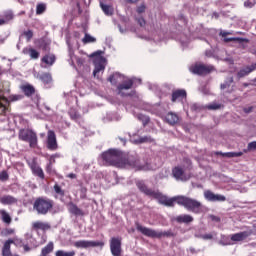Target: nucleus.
<instances>
[{"mask_svg": "<svg viewBox=\"0 0 256 256\" xmlns=\"http://www.w3.org/2000/svg\"><path fill=\"white\" fill-rule=\"evenodd\" d=\"M102 159L104 165L130 167V169H134L135 171H154L159 167L157 164L143 163L137 156H128V158L123 159V157H121V151L115 149H110L102 153Z\"/></svg>", "mask_w": 256, "mask_h": 256, "instance_id": "nucleus-1", "label": "nucleus"}, {"mask_svg": "<svg viewBox=\"0 0 256 256\" xmlns=\"http://www.w3.org/2000/svg\"><path fill=\"white\" fill-rule=\"evenodd\" d=\"M137 187L145 195H148L149 197H154V199H157L158 203H160L161 205H166V207H173L175 205V202L177 203V196L168 198L167 196L161 194V192L159 191H154L152 189L147 188V186L145 185V182L143 181L137 182Z\"/></svg>", "mask_w": 256, "mask_h": 256, "instance_id": "nucleus-2", "label": "nucleus"}, {"mask_svg": "<svg viewBox=\"0 0 256 256\" xmlns=\"http://www.w3.org/2000/svg\"><path fill=\"white\" fill-rule=\"evenodd\" d=\"M108 81H110L112 85H117V83H121V81H124L122 84H119L117 86L118 95H121V97H129L130 95H133L127 92L129 91V89H131V87H133L135 79L125 80V76L119 74V72H116L108 78Z\"/></svg>", "mask_w": 256, "mask_h": 256, "instance_id": "nucleus-3", "label": "nucleus"}, {"mask_svg": "<svg viewBox=\"0 0 256 256\" xmlns=\"http://www.w3.org/2000/svg\"><path fill=\"white\" fill-rule=\"evenodd\" d=\"M136 229L137 231L142 233V235H145V237H151L152 239H161V237H175V234L173 233L172 230L157 231L142 226L141 224H137Z\"/></svg>", "mask_w": 256, "mask_h": 256, "instance_id": "nucleus-4", "label": "nucleus"}, {"mask_svg": "<svg viewBox=\"0 0 256 256\" xmlns=\"http://www.w3.org/2000/svg\"><path fill=\"white\" fill-rule=\"evenodd\" d=\"M177 204L181 205L187 209V211H191L192 213H201V202L193 198H189L187 196H177Z\"/></svg>", "mask_w": 256, "mask_h": 256, "instance_id": "nucleus-5", "label": "nucleus"}, {"mask_svg": "<svg viewBox=\"0 0 256 256\" xmlns=\"http://www.w3.org/2000/svg\"><path fill=\"white\" fill-rule=\"evenodd\" d=\"M34 211L38 215H47L53 209V200L45 197L37 198L33 204Z\"/></svg>", "mask_w": 256, "mask_h": 256, "instance_id": "nucleus-6", "label": "nucleus"}, {"mask_svg": "<svg viewBox=\"0 0 256 256\" xmlns=\"http://www.w3.org/2000/svg\"><path fill=\"white\" fill-rule=\"evenodd\" d=\"M18 137L20 141H25L29 143L31 149H36L39 144V138H37V133L32 129H21L19 131Z\"/></svg>", "mask_w": 256, "mask_h": 256, "instance_id": "nucleus-7", "label": "nucleus"}, {"mask_svg": "<svg viewBox=\"0 0 256 256\" xmlns=\"http://www.w3.org/2000/svg\"><path fill=\"white\" fill-rule=\"evenodd\" d=\"M101 55H103V51H96L90 55V57H94V77H97V74L101 73V71H105L107 60Z\"/></svg>", "mask_w": 256, "mask_h": 256, "instance_id": "nucleus-8", "label": "nucleus"}, {"mask_svg": "<svg viewBox=\"0 0 256 256\" xmlns=\"http://www.w3.org/2000/svg\"><path fill=\"white\" fill-rule=\"evenodd\" d=\"M22 99L21 95H11L8 98L5 97V93L0 91V110L1 113H5L7 111V107H9V101H19Z\"/></svg>", "mask_w": 256, "mask_h": 256, "instance_id": "nucleus-9", "label": "nucleus"}, {"mask_svg": "<svg viewBox=\"0 0 256 256\" xmlns=\"http://www.w3.org/2000/svg\"><path fill=\"white\" fill-rule=\"evenodd\" d=\"M214 67L212 65H205V64H195L190 67L191 73L194 75H207L214 71Z\"/></svg>", "mask_w": 256, "mask_h": 256, "instance_id": "nucleus-10", "label": "nucleus"}, {"mask_svg": "<svg viewBox=\"0 0 256 256\" xmlns=\"http://www.w3.org/2000/svg\"><path fill=\"white\" fill-rule=\"evenodd\" d=\"M105 243L101 241H92V240H78L74 242V247L77 249H89V247H103Z\"/></svg>", "mask_w": 256, "mask_h": 256, "instance_id": "nucleus-11", "label": "nucleus"}, {"mask_svg": "<svg viewBox=\"0 0 256 256\" xmlns=\"http://www.w3.org/2000/svg\"><path fill=\"white\" fill-rule=\"evenodd\" d=\"M46 147L49 149V151H57L59 147L57 144V136L53 130L48 131Z\"/></svg>", "mask_w": 256, "mask_h": 256, "instance_id": "nucleus-12", "label": "nucleus"}, {"mask_svg": "<svg viewBox=\"0 0 256 256\" xmlns=\"http://www.w3.org/2000/svg\"><path fill=\"white\" fill-rule=\"evenodd\" d=\"M110 251L113 256H121V238H111Z\"/></svg>", "mask_w": 256, "mask_h": 256, "instance_id": "nucleus-13", "label": "nucleus"}, {"mask_svg": "<svg viewBox=\"0 0 256 256\" xmlns=\"http://www.w3.org/2000/svg\"><path fill=\"white\" fill-rule=\"evenodd\" d=\"M204 198L206 199V201H209L210 203H217V202L225 201V196L215 194L211 190L204 191Z\"/></svg>", "mask_w": 256, "mask_h": 256, "instance_id": "nucleus-14", "label": "nucleus"}, {"mask_svg": "<svg viewBox=\"0 0 256 256\" xmlns=\"http://www.w3.org/2000/svg\"><path fill=\"white\" fill-rule=\"evenodd\" d=\"M28 165L36 177H39L40 179H45V173L43 172V169L37 165V161L32 160L28 162Z\"/></svg>", "mask_w": 256, "mask_h": 256, "instance_id": "nucleus-15", "label": "nucleus"}, {"mask_svg": "<svg viewBox=\"0 0 256 256\" xmlns=\"http://www.w3.org/2000/svg\"><path fill=\"white\" fill-rule=\"evenodd\" d=\"M187 99V91L184 89H178L172 93L171 101L175 103V101H183Z\"/></svg>", "mask_w": 256, "mask_h": 256, "instance_id": "nucleus-16", "label": "nucleus"}, {"mask_svg": "<svg viewBox=\"0 0 256 256\" xmlns=\"http://www.w3.org/2000/svg\"><path fill=\"white\" fill-rule=\"evenodd\" d=\"M69 57H70V59H69V64H70L72 67H74V69H76V67H75V61H76L77 65H80V66L83 65V63H85V59L77 57V56L75 55V53H73L72 50H69Z\"/></svg>", "mask_w": 256, "mask_h": 256, "instance_id": "nucleus-17", "label": "nucleus"}, {"mask_svg": "<svg viewBox=\"0 0 256 256\" xmlns=\"http://www.w3.org/2000/svg\"><path fill=\"white\" fill-rule=\"evenodd\" d=\"M173 177L177 179V181H187V176H185V171L181 167H175L172 170Z\"/></svg>", "mask_w": 256, "mask_h": 256, "instance_id": "nucleus-18", "label": "nucleus"}, {"mask_svg": "<svg viewBox=\"0 0 256 256\" xmlns=\"http://www.w3.org/2000/svg\"><path fill=\"white\" fill-rule=\"evenodd\" d=\"M33 229L35 231H49L51 229V225L47 222L36 221L32 224Z\"/></svg>", "mask_w": 256, "mask_h": 256, "instance_id": "nucleus-19", "label": "nucleus"}, {"mask_svg": "<svg viewBox=\"0 0 256 256\" xmlns=\"http://www.w3.org/2000/svg\"><path fill=\"white\" fill-rule=\"evenodd\" d=\"M174 221H176V223H185V224L193 223V216L189 214H182V215L176 216L174 218Z\"/></svg>", "mask_w": 256, "mask_h": 256, "instance_id": "nucleus-20", "label": "nucleus"}, {"mask_svg": "<svg viewBox=\"0 0 256 256\" xmlns=\"http://www.w3.org/2000/svg\"><path fill=\"white\" fill-rule=\"evenodd\" d=\"M0 203L2 205H15V203H17V198L11 195H4L0 197Z\"/></svg>", "mask_w": 256, "mask_h": 256, "instance_id": "nucleus-21", "label": "nucleus"}, {"mask_svg": "<svg viewBox=\"0 0 256 256\" xmlns=\"http://www.w3.org/2000/svg\"><path fill=\"white\" fill-rule=\"evenodd\" d=\"M3 17L4 18H0V21H2L0 25H5L6 23H9V21H13V18L15 17V15L13 14V11L6 10L3 12Z\"/></svg>", "mask_w": 256, "mask_h": 256, "instance_id": "nucleus-22", "label": "nucleus"}, {"mask_svg": "<svg viewBox=\"0 0 256 256\" xmlns=\"http://www.w3.org/2000/svg\"><path fill=\"white\" fill-rule=\"evenodd\" d=\"M36 79H39L44 83V85H49L53 81V78L51 77V74L49 73H42V74H37Z\"/></svg>", "mask_w": 256, "mask_h": 256, "instance_id": "nucleus-23", "label": "nucleus"}, {"mask_svg": "<svg viewBox=\"0 0 256 256\" xmlns=\"http://www.w3.org/2000/svg\"><path fill=\"white\" fill-rule=\"evenodd\" d=\"M165 119L169 125H176V123H179V116L173 112H169Z\"/></svg>", "mask_w": 256, "mask_h": 256, "instance_id": "nucleus-24", "label": "nucleus"}, {"mask_svg": "<svg viewBox=\"0 0 256 256\" xmlns=\"http://www.w3.org/2000/svg\"><path fill=\"white\" fill-rule=\"evenodd\" d=\"M53 249H55V244L53 242H49L44 248H42L39 256H49L50 253H53Z\"/></svg>", "mask_w": 256, "mask_h": 256, "instance_id": "nucleus-25", "label": "nucleus"}, {"mask_svg": "<svg viewBox=\"0 0 256 256\" xmlns=\"http://www.w3.org/2000/svg\"><path fill=\"white\" fill-rule=\"evenodd\" d=\"M131 141L135 145H139L141 143H153V138L151 136H140L138 139H131Z\"/></svg>", "mask_w": 256, "mask_h": 256, "instance_id": "nucleus-26", "label": "nucleus"}, {"mask_svg": "<svg viewBox=\"0 0 256 256\" xmlns=\"http://www.w3.org/2000/svg\"><path fill=\"white\" fill-rule=\"evenodd\" d=\"M22 53L24 55H29L31 59H37L39 57V52L33 48H24Z\"/></svg>", "mask_w": 256, "mask_h": 256, "instance_id": "nucleus-27", "label": "nucleus"}, {"mask_svg": "<svg viewBox=\"0 0 256 256\" xmlns=\"http://www.w3.org/2000/svg\"><path fill=\"white\" fill-rule=\"evenodd\" d=\"M204 108L208 109V111H219V109H223V103L214 101V102L204 106Z\"/></svg>", "mask_w": 256, "mask_h": 256, "instance_id": "nucleus-28", "label": "nucleus"}, {"mask_svg": "<svg viewBox=\"0 0 256 256\" xmlns=\"http://www.w3.org/2000/svg\"><path fill=\"white\" fill-rule=\"evenodd\" d=\"M11 243H13V240H8L4 243V246L2 248L3 256H11Z\"/></svg>", "mask_w": 256, "mask_h": 256, "instance_id": "nucleus-29", "label": "nucleus"}, {"mask_svg": "<svg viewBox=\"0 0 256 256\" xmlns=\"http://www.w3.org/2000/svg\"><path fill=\"white\" fill-rule=\"evenodd\" d=\"M247 237H249L248 232H240V233H236V234L232 235L231 240L232 241H243L244 239H247Z\"/></svg>", "mask_w": 256, "mask_h": 256, "instance_id": "nucleus-30", "label": "nucleus"}, {"mask_svg": "<svg viewBox=\"0 0 256 256\" xmlns=\"http://www.w3.org/2000/svg\"><path fill=\"white\" fill-rule=\"evenodd\" d=\"M100 7L103 13H105V15H108V16L113 15L114 9L112 8L111 5L103 4V2H100Z\"/></svg>", "mask_w": 256, "mask_h": 256, "instance_id": "nucleus-31", "label": "nucleus"}, {"mask_svg": "<svg viewBox=\"0 0 256 256\" xmlns=\"http://www.w3.org/2000/svg\"><path fill=\"white\" fill-rule=\"evenodd\" d=\"M69 211H70V213H72L73 215H76V216H83L84 215L83 210H81L75 204H70Z\"/></svg>", "mask_w": 256, "mask_h": 256, "instance_id": "nucleus-32", "label": "nucleus"}, {"mask_svg": "<svg viewBox=\"0 0 256 256\" xmlns=\"http://www.w3.org/2000/svg\"><path fill=\"white\" fill-rule=\"evenodd\" d=\"M21 89L27 97H31V95L35 93V88L31 85H24L21 87Z\"/></svg>", "mask_w": 256, "mask_h": 256, "instance_id": "nucleus-33", "label": "nucleus"}, {"mask_svg": "<svg viewBox=\"0 0 256 256\" xmlns=\"http://www.w3.org/2000/svg\"><path fill=\"white\" fill-rule=\"evenodd\" d=\"M0 215L3 223H6L7 225L11 223V215H9V213H7L5 209L0 210Z\"/></svg>", "mask_w": 256, "mask_h": 256, "instance_id": "nucleus-34", "label": "nucleus"}, {"mask_svg": "<svg viewBox=\"0 0 256 256\" xmlns=\"http://www.w3.org/2000/svg\"><path fill=\"white\" fill-rule=\"evenodd\" d=\"M42 63H45L46 65H53V63H55V55L53 54L45 55L42 58Z\"/></svg>", "mask_w": 256, "mask_h": 256, "instance_id": "nucleus-35", "label": "nucleus"}, {"mask_svg": "<svg viewBox=\"0 0 256 256\" xmlns=\"http://www.w3.org/2000/svg\"><path fill=\"white\" fill-rule=\"evenodd\" d=\"M97 41L96 37L91 36L90 34H85L84 38L82 39V42L87 45V43H95Z\"/></svg>", "mask_w": 256, "mask_h": 256, "instance_id": "nucleus-36", "label": "nucleus"}, {"mask_svg": "<svg viewBox=\"0 0 256 256\" xmlns=\"http://www.w3.org/2000/svg\"><path fill=\"white\" fill-rule=\"evenodd\" d=\"M55 256H75V251H64V250H58L55 253Z\"/></svg>", "mask_w": 256, "mask_h": 256, "instance_id": "nucleus-37", "label": "nucleus"}, {"mask_svg": "<svg viewBox=\"0 0 256 256\" xmlns=\"http://www.w3.org/2000/svg\"><path fill=\"white\" fill-rule=\"evenodd\" d=\"M249 73H252L251 68H249V66H246L238 72V77H245L249 75Z\"/></svg>", "mask_w": 256, "mask_h": 256, "instance_id": "nucleus-38", "label": "nucleus"}, {"mask_svg": "<svg viewBox=\"0 0 256 256\" xmlns=\"http://www.w3.org/2000/svg\"><path fill=\"white\" fill-rule=\"evenodd\" d=\"M45 9H47V5L44 3H40L36 6V15H42V13H45Z\"/></svg>", "mask_w": 256, "mask_h": 256, "instance_id": "nucleus-39", "label": "nucleus"}, {"mask_svg": "<svg viewBox=\"0 0 256 256\" xmlns=\"http://www.w3.org/2000/svg\"><path fill=\"white\" fill-rule=\"evenodd\" d=\"M136 118L142 122L143 125H147L149 123L150 119L149 116H145L143 114H137Z\"/></svg>", "mask_w": 256, "mask_h": 256, "instance_id": "nucleus-40", "label": "nucleus"}, {"mask_svg": "<svg viewBox=\"0 0 256 256\" xmlns=\"http://www.w3.org/2000/svg\"><path fill=\"white\" fill-rule=\"evenodd\" d=\"M54 191L56 195H59L60 197H65V191L61 189V186H59L58 184L54 185Z\"/></svg>", "mask_w": 256, "mask_h": 256, "instance_id": "nucleus-41", "label": "nucleus"}, {"mask_svg": "<svg viewBox=\"0 0 256 256\" xmlns=\"http://www.w3.org/2000/svg\"><path fill=\"white\" fill-rule=\"evenodd\" d=\"M69 115L73 121H79V119H81V115H79V113L73 109L69 111Z\"/></svg>", "mask_w": 256, "mask_h": 256, "instance_id": "nucleus-42", "label": "nucleus"}, {"mask_svg": "<svg viewBox=\"0 0 256 256\" xmlns=\"http://www.w3.org/2000/svg\"><path fill=\"white\" fill-rule=\"evenodd\" d=\"M255 4H256V0H247L244 2V7H246V9H251L255 7Z\"/></svg>", "mask_w": 256, "mask_h": 256, "instance_id": "nucleus-43", "label": "nucleus"}, {"mask_svg": "<svg viewBox=\"0 0 256 256\" xmlns=\"http://www.w3.org/2000/svg\"><path fill=\"white\" fill-rule=\"evenodd\" d=\"M53 163H55V159L50 158V161L46 166L47 173H53Z\"/></svg>", "mask_w": 256, "mask_h": 256, "instance_id": "nucleus-44", "label": "nucleus"}, {"mask_svg": "<svg viewBox=\"0 0 256 256\" xmlns=\"http://www.w3.org/2000/svg\"><path fill=\"white\" fill-rule=\"evenodd\" d=\"M243 152H226L225 157H241Z\"/></svg>", "mask_w": 256, "mask_h": 256, "instance_id": "nucleus-45", "label": "nucleus"}, {"mask_svg": "<svg viewBox=\"0 0 256 256\" xmlns=\"http://www.w3.org/2000/svg\"><path fill=\"white\" fill-rule=\"evenodd\" d=\"M23 35L26 37L27 41H31L33 39V31L32 30H27L23 33Z\"/></svg>", "mask_w": 256, "mask_h": 256, "instance_id": "nucleus-46", "label": "nucleus"}, {"mask_svg": "<svg viewBox=\"0 0 256 256\" xmlns=\"http://www.w3.org/2000/svg\"><path fill=\"white\" fill-rule=\"evenodd\" d=\"M9 179V174L7 171H2L0 173V181H7Z\"/></svg>", "mask_w": 256, "mask_h": 256, "instance_id": "nucleus-47", "label": "nucleus"}, {"mask_svg": "<svg viewBox=\"0 0 256 256\" xmlns=\"http://www.w3.org/2000/svg\"><path fill=\"white\" fill-rule=\"evenodd\" d=\"M248 151H255L256 149V141L250 142L247 147Z\"/></svg>", "mask_w": 256, "mask_h": 256, "instance_id": "nucleus-48", "label": "nucleus"}, {"mask_svg": "<svg viewBox=\"0 0 256 256\" xmlns=\"http://www.w3.org/2000/svg\"><path fill=\"white\" fill-rule=\"evenodd\" d=\"M215 233H210V234H204L202 235V239L208 240V239H213Z\"/></svg>", "mask_w": 256, "mask_h": 256, "instance_id": "nucleus-49", "label": "nucleus"}, {"mask_svg": "<svg viewBox=\"0 0 256 256\" xmlns=\"http://www.w3.org/2000/svg\"><path fill=\"white\" fill-rule=\"evenodd\" d=\"M137 13L141 14V13H145V5H140L138 8H137Z\"/></svg>", "mask_w": 256, "mask_h": 256, "instance_id": "nucleus-50", "label": "nucleus"}, {"mask_svg": "<svg viewBox=\"0 0 256 256\" xmlns=\"http://www.w3.org/2000/svg\"><path fill=\"white\" fill-rule=\"evenodd\" d=\"M190 109L191 111H199L200 107L198 106V104L194 103L191 104Z\"/></svg>", "mask_w": 256, "mask_h": 256, "instance_id": "nucleus-51", "label": "nucleus"}, {"mask_svg": "<svg viewBox=\"0 0 256 256\" xmlns=\"http://www.w3.org/2000/svg\"><path fill=\"white\" fill-rule=\"evenodd\" d=\"M138 25H140V27H145V19L144 18H139L137 20Z\"/></svg>", "mask_w": 256, "mask_h": 256, "instance_id": "nucleus-52", "label": "nucleus"}, {"mask_svg": "<svg viewBox=\"0 0 256 256\" xmlns=\"http://www.w3.org/2000/svg\"><path fill=\"white\" fill-rule=\"evenodd\" d=\"M201 93H203L204 95H209V88L207 87H202L200 88Z\"/></svg>", "mask_w": 256, "mask_h": 256, "instance_id": "nucleus-53", "label": "nucleus"}, {"mask_svg": "<svg viewBox=\"0 0 256 256\" xmlns=\"http://www.w3.org/2000/svg\"><path fill=\"white\" fill-rule=\"evenodd\" d=\"M210 219H211V221H216L217 223H219V221H221V218H219L215 215H210Z\"/></svg>", "mask_w": 256, "mask_h": 256, "instance_id": "nucleus-54", "label": "nucleus"}, {"mask_svg": "<svg viewBox=\"0 0 256 256\" xmlns=\"http://www.w3.org/2000/svg\"><path fill=\"white\" fill-rule=\"evenodd\" d=\"M253 111V107L244 108V113H251Z\"/></svg>", "mask_w": 256, "mask_h": 256, "instance_id": "nucleus-55", "label": "nucleus"}, {"mask_svg": "<svg viewBox=\"0 0 256 256\" xmlns=\"http://www.w3.org/2000/svg\"><path fill=\"white\" fill-rule=\"evenodd\" d=\"M249 68H250V71L253 73V71H255V69H256V63L250 65Z\"/></svg>", "mask_w": 256, "mask_h": 256, "instance_id": "nucleus-56", "label": "nucleus"}, {"mask_svg": "<svg viewBox=\"0 0 256 256\" xmlns=\"http://www.w3.org/2000/svg\"><path fill=\"white\" fill-rule=\"evenodd\" d=\"M226 183H230L229 185H228V187L230 186V188H233V181H229V178H226Z\"/></svg>", "mask_w": 256, "mask_h": 256, "instance_id": "nucleus-57", "label": "nucleus"}, {"mask_svg": "<svg viewBox=\"0 0 256 256\" xmlns=\"http://www.w3.org/2000/svg\"><path fill=\"white\" fill-rule=\"evenodd\" d=\"M69 179H75L77 177V175H75L74 173H70L68 174Z\"/></svg>", "mask_w": 256, "mask_h": 256, "instance_id": "nucleus-58", "label": "nucleus"}, {"mask_svg": "<svg viewBox=\"0 0 256 256\" xmlns=\"http://www.w3.org/2000/svg\"><path fill=\"white\" fill-rule=\"evenodd\" d=\"M226 64L233 65V60L232 59H226Z\"/></svg>", "mask_w": 256, "mask_h": 256, "instance_id": "nucleus-59", "label": "nucleus"}, {"mask_svg": "<svg viewBox=\"0 0 256 256\" xmlns=\"http://www.w3.org/2000/svg\"><path fill=\"white\" fill-rule=\"evenodd\" d=\"M24 251L26 252L31 251V248L28 245H24Z\"/></svg>", "mask_w": 256, "mask_h": 256, "instance_id": "nucleus-60", "label": "nucleus"}, {"mask_svg": "<svg viewBox=\"0 0 256 256\" xmlns=\"http://www.w3.org/2000/svg\"><path fill=\"white\" fill-rule=\"evenodd\" d=\"M139 0H126V3H137Z\"/></svg>", "mask_w": 256, "mask_h": 256, "instance_id": "nucleus-61", "label": "nucleus"}, {"mask_svg": "<svg viewBox=\"0 0 256 256\" xmlns=\"http://www.w3.org/2000/svg\"><path fill=\"white\" fill-rule=\"evenodd\" d=\"M43 107H44V109H46V111H50L49 106H47V105L44 104Z\"/></svg>", "mask_w": 256, "mask_h": 256, "instance_id": "nucleus-62", "label": "nucleus"}, {"mask_svg": "<svg viewBox=\"0 0 256 256\" xmlns=\"http://www.w3.org/2000/svg\"><path fill=\"white\" fill-rule=\"evenodd\" d=\"M119 31L120 33H125V30L121 28V26H119Z\"/></svg>", "mask_w": 256, "mask_h": 256, "instance_id": "nucleus-63", "label": "nucleus"}, {"mask_svg": "<svg viewBox=\"0 0 256 256\" xmlns=\"http://www.w3.org/2000/svg\"><path fill=\"white\" fill-rule=\"evenodd\" d=\"M37 107H38V109H43V107H41L39 104H37Z\"/></svg>", "mask_w": 256, "mask_h": 256, "instance_id": "nucleus-64", "label": "nucleus"}]
</instances>
